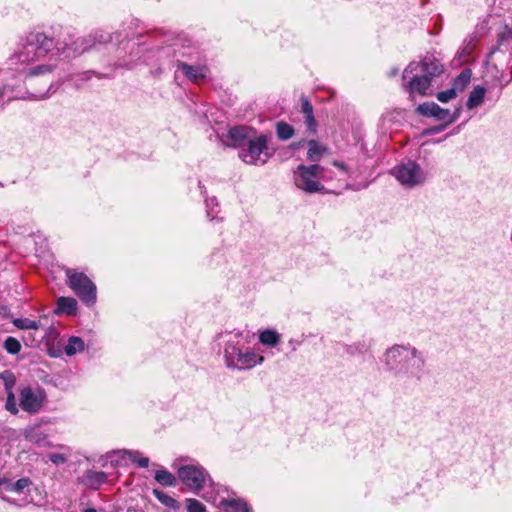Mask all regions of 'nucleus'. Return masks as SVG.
Returning a JSON list of instances; mask_svg holds the SVG:
<instances>
[{"instance_id": "nucleus-38", "label": "nucleus", "mask_w": 512, "mask_h": 512, "mask_svg": "<svg viewBox=\"0 0 512 512\" xmlns=\"http://www.w3.org/2000/svg\"><path fill=\"white\" fill-rule=\"evenodd\" d=\"M462 111V107H459L455 109L452 115L450 114V124L460 118Z\"/></svg>"}, {"instance_id": "nucleus-5", "label": "nucleus", "mask_w": 512, "mask_h": 512, "mask_svg": "<svg viewBox=\"0 0 512 512\" xmlns=\"http://www.w3.org/2000/svg\"><path fill=\"white\" fill-rule=\"evenodd\" d=\"M180 481L195 493L201 491L206 483V471L199 465H183L178 468Z\"/></svg>"}, {"instance_id": "nucleus-3", "label": "nucleus", "mask_w": 512, "mask_h": 512, "mask_svg": "<svg viewBox=\"0 0 512 512\" xmlns=\"http://www.w3.org/2000/svg\"><path fill=\"white\" fill-rule=\"evenodd\" d=\"M324 168L318 164L299 165L294 172V183L297 188L307 192H323L325 186L320 182Z\"/></svg>"}, {"instance_id": "nucleus-41", "label": "nucleus", "mask_w": 512, "mask_h": 512, "mask_svg": "<svg viewBox=\"0 0 512 512\" xmlns=\"http://www.w3.org/2000/svg\"><path fill=\"white\" fill-rule=\"evenodd\" d=\"M333 165H334V166H336V167H338V168H344V164H343V163H341V162H338V161H334V162H333Z\"/></svg>"}, {"instance_id": "nucleus-44", "label": "nucleus", "mask_w": 512, "mask_h": 512, "mask_svg": "<svg viewBox=\"0 0 512 512\" xmlns=\"http://www.w3.org/2000/svg\"><path fill=\"white\" fill-rule=\"evenodd\" d=\"M506 30H507L508 36L512 35V29L511 28L506 27Z\"/></svg>"}, {"instance_id": "nucleus-21", "label": "nucleus", "mask_w": 512, "mask_h": 512, "mask_svg": "<svg viewBox=\"0 0 512 512\" xmlns=\"http://www.w3.org/2000/svg\"><path fill=\"white\" fill-rule=\"evenodd\" d=\"M54 69H55V66L50 65V64H41V65H38L36 67L29 69L27 72V75H26L27 85L32 86L34 77L50 74L54 71Z\"/></svg>"}, {"instance_id": "nucleus-19", "label": "nucleus", "mask_w": 512, "mask_h": 512, "mask_svg": "<svg viewBox=\"0 0 512 512\" xmlns=\"http://www.w3.org/2000/svg\"><path fill=\"white\" fill-rule=\"evenodd\" d=\"M224 512H251V507L242 499L223 500Z\"/></svg>"}, {"instance_id": "nucleus-43", "label": "nucleus", "mask_w": 512, "mask_h": 512, "mask_svg": "<svg viewBox=\"0 0 512 512\" xmlns=\"http://www.w3.org/2000/svg\"><path fill=\"white\" fill-rule=\"evenodd\" d=\"M84 512H97V510L95 508H87Z\"/></svg>"}, {"instance_id": "nucleus-14", "label": "nucleus", "mask_w": 512, "mask_h": 512, "mask_svg": "<svg viewBox=\"0 0 512 512\" xmlns=\"http://www.w3.org/2000/svg\"><path fill=\"white\" fill-rule=\"evenodd\" d=\"M254 130L247 126H234L229 129L228 137L234 146H242L249 140V134Z\"/></svg>"}, {"instance_id": "nucleus-26", "label": "nucleus", "mask_w": 512, "mask_h": 512, "mask_svg": "<svg viewBox=\"0 0 512 512\" xmlns=\"http://www.w3.org/2000/svg\"><path fill=\"white\" fill-rule=\"evenodd\" d=\"M294 132H295V130L290 124H288L284 121L277 122L276 134H277V137L279 140L286 141V140L292 138L294 135Z\"/></svg>"}, {"instance_id": "nucleus-18", "label": "nucleus", "mask_w": 512, "mask_h": 512, "mask_svg": "<svg viewBox=\"0 0 512 512\" xmlns=\"http://www.w3.org/2000/svg\"><path fill=\"white\" fill-rule=\"evenodd\" d=\"M486 89L483 86H476L470 92L466 106L469 110L475 109L480 106L485 99Z\"/></svg>"}, {"instance_id": "nucleus-15", "label": "nucleus", "mask_w": 512, "mask_h": 512, "mask_svg": "<svg viewBox=\"0 0 512 512\" xmlns=\"http://www.w3.org/2000/svg\"><path fill=\"white\" fill-rule=\"evenodd\" d=\"M177 68L181 70L185 76L194 83H198L205 78L203 69L199 66H192L183 61L177 62Z\"/></svg>"}, {"instance_id": "nucleus-37", "label": "nucleus", "mask_w": 512, "mask_h": 512, "mask_svg": "<svg viewBox=\"0 0 512 512\" xmlns=\"http://www.w3.org/2000/svg\"><path fill=\"white\" fill-rule=\"evenodd\" d=\"M471 53V48L469 47H465L462 52L459 54L458 58H459V64L463 63V62H466L467 61V57L470 55Z\"/></svg>"}, {"instance_id": "nucleus-17", "label": "nucleus", "mask_w": 512, "mask_h": 512, "mask_svg": "<svg viewBox=\"0 0 512 512\" xmlns=\"http://www.w3.org/2000/svg\"><path fill=\"white\" fill-rule=\"evenodd\" d=\"M77 312V301L72 297H60L57 299L56 314L65 313L67 315H75Z\"/></svg>"}, {"instance_id": "nucleus-27", "label": "nucleus", "mask_w": 512, "mask_h": 512, "mask_svg": "<svg viewBox=\"0 0 512 512\" xmlns=\"http://www.w3.org/2000/svg\"><path fill=\"white\" fill-rule=\"evenodd\" d=\"M84 349V342L79 337H71L68 340L67 345L64 348L65 354L67 356H72L76 354L79 351H82Z\"/></svg>"}, {"instance_id": "nucleus-40", "label": "nucleus", "mask_w": 512, "mask_h": 512, "mask_svg": "<svg viewBox=\"0 0 512 512\" xmlns=\"http://www.w3.org/2000/svg\"><path fill=\"white\" fill-rule=\"evenodd\" d=\"M33 97L35 98H44L46 96V92H39V93H31Z\"/></svg>"}, {"instance_id": "nucleus-39", "label": "nucleus", "mask_w": 512, "mask_h": 512, "mask_svg": "<svg viewBox=\"0 0 512 512\" xmlns=\"http://www.w3.org/2000/svg\"><path fill=\"white\" fill-rule=\"evenodd\" d=\"M437 99L442 103L448 102V90L441 91L437 94Z\"/></svg>"}, {"instance_id": "nucleus-33", "label": "nucleus", "mask_w": 512, "mask_h": 512, "mask_svg": "<svg viewBox=\"0 0 512 512\" xmlns=\"http://www.w3.org/2000/svg\"><path fill=\"white\" fill-rule=\"evenodd\" d=\"M31 484L32 481L29 478H20L14 483L12 490L16 493H21L25 488L29 487Z\"/></svg>"}, {"instance_id": "nucleus-25", "label": "nucleus", "mask_w": 512, "mask_h": 512, "mask_svg": "<svg viewBox=\"0 0 512 512\" xmlns=\"http://www.w3.org/2000/svg\"><path fill=\"white\" fill-rule=\"evenodd\" d=\"M152 494L161 504L168 508L177 509L180 506L179 502L176 499H174L173 497L169 496L167 493L159 489H153Z\"/></svg>"}, {"instance_id": "nucleus-36", "label": "nucleus", "mask_w": 512, "mask_h": 512, "mask_svg": "<svg viewBox=\"0 0 512 512\" xmlns=\"http://www.w3.org/2000/svg\"><path fill=\"white\" fill-rule=\"evenodd\" d=\"M49 460L56 465L64 464L67 461L66 456L61 453L50 454Z\"/></svg>"}, {"instance_id": "nucleus-42", "label": "nucleus", "mask_w": 512, "mask_h": 512, "mask_svg": "<svg viewBox=\"0 0 512 512\" xmlns=\"http://www.w3.org/2000/svg\"><path fill=\"white\" fill-rule=\"evenodd\" d=\"M410 354L412 355L413 358H416L417 356V350L415 348H413L411 351H410Z\"/></svg>"}, {"instance_id": "nucleus-12", "label": "nucleus", "mask_w": 512, "mask_h": 512, "mask_svg": "<svg viewBox=\"0 0 512 512\" xmlns=\"http://www.w3.org/2000/svg\"><path fill=\"white\" fill-rule=\"evenodd\" d=\"M416 113L422 116L435 117L443 120L448 115V110L441 108L435 102H424L416 108Z\"/></svg>"}, {"instance_id": "nucleus-29", "label": "nucleus", "mask_w": 512, "mask_h": 512, "mask_svg": "<svg viewBox=\"0 0 512 512\" xmlns=\"http://www.w3.org/2000/svg\"><path fill=\"white\" fill-rule=\"evenodd\" d=\"M4 349L11 355H16L21 350V344L19 340L14 337H7L4 341Z\"/></svg>"}, {"instance_id": "nucleus-1", "label": "nucleus", "mask_w": 512, "mask_h": 512, "mask_svg": "<svg viewBox=\"0 0 512 512\" xmlns=\"http://www.w3.org/2000/svg\"><path fill=\"white\" fill-rule=\"evenodd\" d=\"M55 47L54 39L42 32H30L26 37V46L15 56L20 62L30 63L44 58Z\"/></svg>"}, {"instance_id": "nucleus-8", "label": "nucleus", "mask_w": 512, "mask_h": 512, "mask_svg": "<svg viewBox=\"0 0 512 512\" xmlns=\"http://www.w3.org/2000/svg\"><path fill=\"white\" fill-rule=\"evenodd\" d=\"M431 78L428 75H414L407 83L406 90L412 96L417 93L421 96L427 95V91L431 86Z\"/></svg>"}, {"instance_id": "nucleus-16", "label": "nucleus", "mask_w": 512, "mask_h": 512, "mask_svg": "<svg viewBox=\"0 0 512 512\" xmlns=\"http://www.w3.org/2000/svg\"><path fill=\"white\" fill-rule=\"evenodd\" d=\"M307 159L310 162H319L325 153H328V148L318 141L312 139L308 141Z\"/></svg>"}, {"instance_id": "nucleus-4", "label": "nucleus", "mask_w": 512, "mask_h": 512, "mask_svg": "<svg viewBox=\"0 0 512 512\" xmlns=\"http://www.w3.org/2000/svg\"><path fill=\"white\" fill-rule=\"evenodd\" d=\"M392 174L402 185L407 187H414L425 180L423 170L414 161H408L396 166Z\"/></svg>"}, {"instance_id": "nucleus-30", "label": "nucleus", "mask_w": 512, "mask_h": 512, "mask_svg": "<svg viewBox=\"0 0 512 512\" xmlns=\"http://www.w3.org/2000/svg\"><path fill=\"white\" fill-rule=\"evenodd\" d=\"M186 503L188 512H205L206 510L205 505L197 499H186Z\"/></svg>"}, {"instance_id": "nucleus-9", "label": "nucleus", "mask_w": 512, "mask_h": 512, "mask_svg": "<svg viewBox=\"0 0 512 512\" xmlns=\"http://www.w3.org/2000/svg\"><path fill=\"white\" fill-rule=\"evenodd\" d=\"M301 102V113L304 115V123L306 125V128L308 132L312 135H315L317 133V121L314 117V109L311 104V102L308 100V98L304 95H301L300 97Z\"/></svg>"}, {"instance_id": "nucleus-6", "label": "nucleus", "mask_w": 512, "mask_h": 512, "mask_svg": "<svg viewBox=\"0 0 512 512\" xmlns=\"http://www.w3.org/2000/svg\"><path fill=\"white\" fill-rule=\"evenodd\" d=\"M45 401L46 393L42 388L33 390L28 386L20 391V406L28 413H37L42 408Z\"/></svg>"}, {"instance_id": "nucleus-11", "label": "nucleus", "mask_w": 512, "mask_h": 512, "mask_svg": "<svg viewBox=\"0 0 512 512\" xmlns=\"http://www.w3.org/2000/svg\"><path fill=\"white\" fill-rule=\"evenodd\" d=\"M472 70L464 68L460 74L454 79L452 87H450V99L455 98L459 93L463 92L470 84Z\"/></svg>"}, {"instance_id": "nucleus-28", "label": "nucleus", "mask_w": 512, "mask_h": 512, "mask_svg": "<svg viewBox=\"0 0 512 512\" xmlns=\"http://www.w3.org/2000/svg\"><path fill=\"white\" fill-rule=\"evenodd\" d=\"M13 324L18 329H33L38 330L40 328V322L34 321L29 318H16L13 320Z\"/></svg>"}, {"instance_id": "nucleus-20", "label": "nucleus", "mask_w": 512, "mask_h": 512, "mask_svg": "<svg viewBox=\"0 0 512 512\" xmlns=\"http://www.w3.org/2000/svg\"><path fill=\"white\" fill-rule=\"evenodd\" d=\"M107 480V474L103 471H87L85 483L88 487L97 490Z\"/></svg>"}, {"instance_id": "nucleus-22", "label": "nucleus", "mask_w": 512, "mask_h": 512, "mask_svg": "<svg viewBox=\"0 0 512 512\" xmlns=\"http://www.w3.org/2000/svg\"><path fill=\"white\" fill-rule=\"evenodd\" d=\"M420 68V71L424 75L430 76L431 79L441 74L443 71L442 66L436 60L428 61L427 59H425L421 62Z\"/></svg>"}, {"instance_id": "nucleus-10", "label": "nucleus", "mask_w": 512, "mask_h": 512, "mask_svg": "<svg viewBox=\"0 0 512 512\" xmlns=\"http://www.w3.org/2000/svg\"><path fill=\"white\" fill-rule=\"evenodd\" d=\"M264 361V357L255 353L254 351L247 350L242 352L238 351L236 356V365L239 369H251L256 366L258 363H262Z\"/></svg>"}, {"instance_id": "nucleus-13", "label": "nucleus", "mask_w": 512, "mask_h": 512, "mask_svg": "<svg viewBox=\"0 0 512 512\" xmlns=\"http://www.w3.org/2000/svg\"><path fill=\"white\" fill-rule=\"evenodd\" d=\"M409 350L405 346L396 345L388 349L386 352V363L391 368H398L402 363L403 358H407Z\"/></svg>"}, {"instance_id": "nucleus-2", "label": "nucleus", "mask_w": 512, "mask_h": 512, "mask_svg": "<svg viewBox=\"0 0 512 512\" xmlns=\"http://www.w3.org/2000/svg\"><path fill=\"white\" fill-rule=\"evenodd\" d=\"M67 285L87 306L95 304L97 288L94 282L83 272L74 269L66 271Z\"/></svg>"}, {"instance_id": "nucleus-34", "label": "nucleus", "mask_w": 512, "mask_h": 512, "mask_svg": "<svg viewBox=\"0 0 512 512\" xmlns=\"http://www.w3.org/2000/svg\"><path fill=\"white\" fill-rule=\"evenodd\" d=\"M1 378L5 381V388L7 393L13 391V386L15 385L14 375L11 372L6 371L1 375Z\"/></svg>"}, {"instance_id": "nucleus-7", "label": "nucleus", "mask_w": 512, "mask_h": 512, "mask_svg": "<svg viewBox=\"0 0 512 512\" xmlns=\"http://www.w3.org/2000/svg\"><path fill=\"white\" fill-rule=\"evenodd\" d=\"M267 142V136L264 134L254 139H249L247 149H243L240 152V158L247 164H256L260 159L261 153L268 149Z\"/></svg>"}, {"instance_id": "nucleus-23", "label": "nucleus", "mask_w": 512, "mask_h": 512, "mask_svg": "<svg viewBox=\"0 0 512 512\" xmlns=\"http://www.w3.org/2000/svg\"><path fill=\"white\" fill-rule=\"evenodd\" d=\"M154 478L164 487H174L177 484V478L166 469L157 470Z\"/></svg>"}, {"instance_id": "nucleus-32", "label": "nucleus", "mask_w": 512, "mask_h": 512, "mask_svg": "<svg viewBox=\"0 0 512 512\" xmlns=\"http://www.w3.org/2000/svg\"><path fill=\"white\" fill-rule=\"evenodd\" d=\"M130 460L136 463L141 468H147L149 465V458L140 456L139 452H130Z\"/></svg>"}, {"instance_id": "nucleus-24", "label": "nucleus", "mask_w": 512, "mask_h": 512, "mask_svg": "<svg viewBox=\"0 0 512 512\" xmlns=\"http://www.w3.org/2000/svg\"><path fill=\"white\" fill-rule=\"evenodd\" d=\"M259 342L263 345L274 347L280 342V335L275 330H264L259 334Z\"/></svg>"}, {"instance_id": "nucleus-45", "label": "nucleus", "mask_w": 512, "mask_h": 512, "mask_svg": "<svg viewBox=\"0 0 512 512\" xmlns=\"http://www.w3.org/2000/svg\"><path fill=\"white\" fill-rule=\"evenodd\" d=\"M470 117V115L466 116L463 122L466 123L470 119Z\"/></svg>"}, {"instance_id": "nucleus-46", "label": "nucleus", "mask_w": 512, "mask_h": 512, "mask_svg": "<svg viewBox=\"0 0 512 512\" xmlns=\"http://www.w3.org/2000/svg\"><path fill=\"white\" fill-rule=\"evenodd\" d=\"M302 142H299L298 144H294V147H299Z\"/></svg>"}, {"instance_id": "nucleus-31", "label": "nucleus", "mask_w": 512, "mask_h": 512, "mask_svg": "<svg viewBox=\"0 0 512 512\" xmlns=\"http://www.w3.org/2000/svg\"><path fill=\"white\" fill-rule=\"evenodd\" d=\"M5 409L13 415H16L18 413V408L16 405L15 395H14L13 391H10L9 393H7Z\"/></svg>"}, {"instance_id": "nucleus-35", "label": "nucleus", "mask_w": 512, "mask_h": 512, "mask_svg": "<svg viewBox=\"0 0 512 512\" xmlns=\"http://www.w3.org/2000/svg\"><path fill=\"white\" fill-rule=\"evenodd\" d=\"M447 125H448V122H445V123L437 125V126L429 127L423 131V134L424 135H433V134L439 133V132L445 130Z\"/></svg>"}]
</instances>
